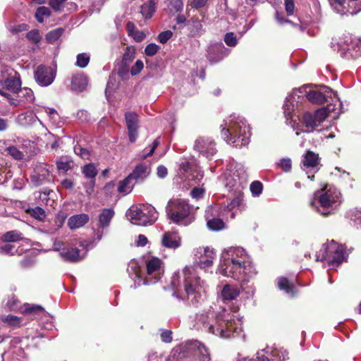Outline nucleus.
Returning a JSON list of instances; mask_svg holds the SVG:
<instances>
[{
    "label": "nucleus",
    "instance_id": "1",
    "mask_svg": "<svg viewBox=\"0 0 361 361\" xmlns=\"http://www.w3.org/2000/svg\"><path fill=\"white\" fill-rule=\"evenodd\" d=\"M218 271L239 281H247L256 274L248 255L240 247H231L222 252Z\"/></svg>",
    "mask_w": 361,
    "mask_h": 361
},
{
    "label": "nucleus",
    "instance_id": "2",
    "mask_svg": "<svg viewBox=\"0 0 361 361\" xmlns=\"http://www.w3.org/2000/svg\"><path fill=\"white\" fill-rule=\"evenodd\" d=\"M173 295L180 300H190L197 304L203 300L205 290L203 281L196 274L193 267L186 266L182 272H175L171 278Z\"/></svg>",
    "mask_w": 361,
    "mask_h": 361
},
{
    "label": "nucleus",
    "instance_id": "3",
    "mask_svg": "<svg viewBox=\"0 0 361 361\" xmlns=\"http://www.w3.org/2000/svg\"><path fill=\"white\" fill-rule=\"evenodd\" d=\"M203 326L209 332L221 338H229L233 332L241 329L242 321L236 313H231L225 309L215 314L209 312L204 318L201 317Z\"/></svg>",
    "mask_w": 361,
    "mask_h": 361
},
{
    "label": "nucleus",
    "instance_id": "4",
    "mask_svg": "<svg viewBox=\"0 0 361 361\" xmlns=\"http://www.w3.org/2000/svg\"><path fill=\"white\" fill-rule=\"evenodd\" d=\"M221 136L229 145L235 147L247 145L250 142V130L243 118L231 116L221 125Z\"/></svg>",
    "mask_w": 361,
    "mask_h": 361
},
{
    "label": "nucleus",
    "instance_id": "5",
    "mask_svg": "<svg viewBox=\"0 0 361 361\" xmlns=\"http://www.w3.org/2000/svg\"><path fill=\"white\" fill-rule=\"evenodd\" d=\"M341 202L340 192L335 188L326 185L314 193L310 205L320 214L327 216L334 212Z\"/></svg>",
    "mask_w": 361,
    "mask_h": 361
},
{
    "label": "nucleus",
    "instance_id": "6",
    "mask_svg": "<svg viewBox=\"0 0 361 361\" xmlns=\"http://www.w3.org/2000/svg\"><path fill=\"white\" fill-rule=\"evenodd\" d=\"M233 169L226 173V185L230 190H233V195L235 196L226 206L224 210L231 211L236 207H238L242 201L241 194L243 188V183L246 179L245 170L240 164H235Z\"/></svg>",
    "mask_w": 361,
    "mask_h": 361
},
{
    "label": "nucleus",
    "instance_id": "7",
    "mask_svg": "<svg viewBox=\"0 0 361 361\" xmlns=\"http://www.w3.org/2000/svg\"><path fill=\"white\" fill-rule=\"evenodd\" d=\"M190 210L188 203L180 199L170 200L166 207L168 218L172 222L183 226L190 224L194 219Z\"/></svg>",
    "mask_w": 361,
    "mask_h": 361
},
{
    "label": "nucleus",
    "instance_id": "8",
    "mask_svg": "<svg viewBox=\"0 0 361 361\" xmlns=\"http://www.w3.org/2000/svg\"><path fill=\"white\" fill-rule=\"evenodd\" d=\"M127 215L134 224L139 226L152 225L158 218L155 208L147 204L131 207Z\"/></svg>",
    "mask_w": 361,
    "mask_h": 361
},
{
    "label": "nucleus",
    "instance_id": "9",
    "mask_svg": "<svg viewBox=\"0 0 361 361\" xmlns=\"http://www.w3.org/2000/svg\"><path fill=\"white\" fill-rule=\"evenodd\" d=\"M345 259L343 246L332 240L323 245L317 261H326L330 265L338 266Z\"/></svg>",
    "mask_w": 361,
    "mask_h": 361
},
{
    "label": "nucleus",
    "instance_id": "10",
    "mask_svg": "<svg viewBox=\"0 0 361 361\" xmlns=\"http://www.w3.org/2000/svg\"><path fill=\"white\" fill-rule=\"evenodd\" d=\"M146 276L144 284L149 285L157 283L164 273V262L159 257L149 256L145 259Z\"/></svg>",
    "mask_w": 361,
    "mask_h": 361
},
{
    "label": "nucleus",
    "instance_id": "11",
    "mask_svg": "<svg viewBox=\"0 0 361 361\" xmlns=\"http://www.w3.org/2000/svg\"><path fill=\"white\" fill-rule=\"evenodd\" d=\"M299 92L300 94H305L311 103L321 104H323L326 97H337L335 92L326 86H322L319 90H312L308 85L301 87L295 90V94Z\"/></svg>",
    "mask_w": 361,
    "mask_h": 361
},
{
    "label": "nucleus",
    "instance_id": "12",
    "mask_svg": "<svg viewBox=\"0 0 361 361\" xmlns=\"http://www.w3.org/2000/svg\"><path fill=\"white\" fill-rule=\"evenodd\" d=\"M299 120L302 123V126L296 120L290 119V126L296 131L297 135H299L302 132H312L318 127L314 115L310 112H305Z\"/></svg>",
    "mask_w": 361,
    "mask_h": 361
},
{
    "label": "nucleus",
    "instance_id": "13",
    "mask_svg": "<svg viewBox=\"0 0 361 361\" xmlns=\"http://www.w3.org/2000/svg\"><path fill=\"white\" fill-rule=\"evenodd\" d=\"M332 6L337 13L341 15H355L361 11V1L334 0Z\"/></svg>",
    "mask_w": 361,
    "mask_h": 361
},
{
    "label": "nucleus",
    "instance_id": "14",
    "mask_svg": "<svg viewBox=\"0 0 361 361\" xmlns=\"http://www.w3.org/2000/svg\"><path fill=\"white\" fill-rule=\"evenodd\" d=\"M224 216L226 214L216 207L211 206L207 208L205 213V217L207 221V225L209 230L219 231L225 228V223L220 218H216L215 216Z\"/></svg>",
    "mask_w": 361,
    "mask_h": 361
},
{
    "label": "nucleus",
    "instance_id": "15",
    "mask_svg": "<svg viewBox=\"0 0 361 361\" xmlns=\"http://www.w3.org/2000/svg\"><path fill=\"white\" fill-rule=\"evenodd\" d=\"M195 259L201 269H207L212 266L216 257L213 248L200 247L195 252Z\"/></svg>",
    "mask_w": 361,
    "mask_h": 361
},
{
    "label": "nucleus",
    "instance_id": "16",
    "mask_svg": "<svg viewBox=\"0 0 361 361\" xmlns=\"http://www.w3.org/2000/svg\"><path fill=\"white\" fill-rule=\"evenodd\" d=\"M183 348L192 351V357L190 361H210L208 350L197 341L187 343Z\"/></svg>",
    "mask_w": 361,
    "mask_h": 361
},
{
    "label": "nucleus",
    "instance_id": "17",
    "mask_svg": "<svg viewBox=\"0 0 361 361\" xmlns=\"http://www.w3.org/2000/svg\"><path fill=\"white\" fill-rule=\"evenodd\" d=\"M194 149L206 157H210L216 152V143L208 137H199L195 142Z\"/></svg>",
    "mask_w": 361,
    "mask_h": 361
},
{
    "label": "nucleus",
    "instance_id": "18",
    "mask_svg": "<svg viewBox=\"0 0 361 361\" xmlns=\"http://www.w3.org/2000/svg\"><path fill=\"white\" fill-rule=\"evenodd\" d=\"M129 139L131 142H135L138 135V115L133 111L125 114Z\"/></svg>",
    "mask_w": 361,
    "mask_h": 361
},
{
    "label": "nucleus",
    "instance_id": "19",
    "mask_svg": "<svg viewBox=\"0 0 361 361\" xmlns=\"http://www.w3.org/2000/svg\"><path fill=\"white\" fill-rule=\"evenodd\" d=\"M296 97L298 99H300V94L299 92L295 94L294 90L292 93L288 95L283 106V114L286 118V123L288 125H290V119H293L292 116L295 110L298 103L299 102L298 100H296Z\"/></svg>",
    "mask_w": 361,
    "mask_h": 361
},
{
    "label": "nucleus",
    "instance_id": "20",
    "mask_svg": "<svg viewBox=\"0 0 361 361\" xmlns=\"http://www.w3.org/2000/svg\"><path fill=\"white\" fill-rule=\"evenodd\" d=\"M332 44L334 48L343 55L351 51V47L355 44V40H353L350 35H345L341 37L333 39Z\"/></svg>",
    "mask_w": 361,
    "mask_h": 361
},
{
    "label": "nucleus",
    "instance_id": "21",
    "mask_svg": "<svg viewBox=\"0 0 361 361\" xmlns=\"http://www.w3.org/2000/svg\"><path fill=\"white\" fill-rule=\"evenodd\" d=\"M194 170V166L188 161H182L179 165V173L182 176H185L188 179L200 181L202 178L203 174L202 172L198 171L197 176H195Z\"/></svg>",
    "mask_w": 361,
    "mask_h": 361
},
{
    "label": "nucleus",
    "instance_id": "22",
    "mask_svg": "<svg viewBox=\"0 0 361 361\" xmlns=\"http://www.w3.org/2000/svg\"><path fill=\"white\" fill-rule=\"evenodd\" d=\"M224 46L222 43L210 44L207 49V59L212 62H218L221 60L224 55Z\"/></svg>",
    "mask_w": 361,
    "mask_h": 361
},
{
    "label": "nucleus",
    "instance_id": "23",
    "mask_svg": "<svg viewBox=\"0 0 361 361\" xmlns=\"http://www.w3.org/2000/svg\"><path fill=\"white\" fill-rule=\"evenodd\" d=\"M163 246L176 249L180 245V238L176 232H166L161 239Z\"/></svg>",
    "mask_w": 361,
    "mask_h": 361
},
{
    "label": "nucleus",
    "instance_id": "24",
    "mask_svg": "<svg viewBox=\"0 0 361 361\" xmlns=\"http://www.w3.org/2000/svg\"><path fill=\"white\" fill-rule=\"evenodd\" d=\"M150 167L147 164H140L136 166L129 176L133 180L143 181L150 173Z\"/></svg>",
    "mask_w": 361,
    "mask_h": 361
},
{
    "label": "nucleus",
    "instance_id": "25",
    "mask_svg": "<svg viewBox=\"0 0 361 361\" xmlns=\"http://www.w3.org/2000/svg\"><path fill=\"white\" fill-rule=\"evenodd\" d=\"M240 293V288L234 285L226 284L221 293L224 301H231L236 299Z\"/></svg>",
    "mask_w": 361,
    "mask_h": 361
},
{
    "label": "nucleus",
    "instance_id": "26",
    "mask_svg": "<svg viewBox=\"0 0 361 361\" xmlns=\"http://www.w3.org/2000/svg\"><path fill=\"white\" fill-rule=\"evenodd\" d=\"M85 252L80 253L77 248H71L60 252L59 255L64 261L77 262L84 258Z\"/></svg>",
    "mask_w": 361,
    "mask_h": 361
},
{
    "label": "nucleus",
    "instance_id": "27",
    "mask_svg": "<svg viewBox=\"0 0 361 361\" xmlns=\"http://www.w3.org/2000/svg\"><path fill=\"white\" fill-rule=\"evenodd\" d=\"M89 221V216L85 214H80L71 216L68 221V226L71 230L83 226Z\"/></svg>",
    "mask_w": 361,
    "mask_h": 361
},
{
    "label": "nucleus",
    "instance_id": "28",
    "mask_svg": "<svg viewBox=\"0 0 361 361\" xmlns=\"http://www.w3.org/2000/svg\"><path fill=\"white\" fill-rule=\"evenodd\" d=\"M319 165L318 155L311 151H308L304 156L302 160L303 169H311L312 170H317Z\"/></svg>",
    "mask_w": 361,
    "mask_h": 361
},
{
    "label": "nucleus",
    "instance_id": "29",
    "mask_svg": "<svg viewBox=\"0 0 361 361\" xmlns=\"http://www.w3.org/2000/svg\"><path fill=\"white\" fill-rule=\"evenodd\" d=\"M87 85V77L81 73L73 76L71 80V89L75 91L82 92Z\"/></svg>",
    "mask_w": 361,
    "mask_h": 361
},
{
    "label": "nucleus",
    "instance_id": "30",
    "mask_svg": "<svg viewBox=\"0 0 361 361\" xmlns=\"http://www.w3.org/2000/svg\"><path fill=\"white\" fill-rule=\"evenodd\" d=\"M335 111V105L329 104L325 108H322L316 111L314 114L315 119L318 123V126L328 117L331 116V114ZM333 118L336 116H331Z\"/></svg>",
    "mask_w": 361,
    "mask_h": 361
},
{
    "label": "nucleus",
    "instance_id": "31",
    "mask_svg": "<svg viewBox=\"0 0 361 361\" xmlns=\"http://www.w3.org/2000/svg\"><path fill=\"white\" fill-rule=\"evenodd\" d=\"M23 209L25 212L29 214L32 217L36 220L42 221L45 219V212L39 207H32L30 205L24 206Z\"/></svg>",
    "mask_w": 361,
    "mask_h": 361
},
{
    "label": "nucleus",
    "instance_id": "32",
    "mask_svg": "<svg viewBox=\"0 0 361 361\" xmlns=\"http://www.w3.org/2000/svg\"><path fill=\"white\" fill-rule=\"evenodd\" d=\"M157 4L155 0H149L142 5L140 13L145 19L152 18L155 12Z\"/></svg>",
    "mask_w": 361,
    "mask_h": 361
},
{
    "label": "nucleus",
    "instance_id": "33",
    "mask_svg": "<svg viewBox=\"0 0 361 361\" xmlns=\"http://www.w3.org/2000/svg\"><path fill=\"white\" fill-rule=\"evenodd\" d=\"M134 186V182L129 175L123 180L119 181L117 190L123 195L129 193Z\"/></svg>",
    "mask_w": 361,
    "mask_h": 361
},
{
    "label": "nucleus",
    "instance_id": "34",
    "mask_svg": "<svg viewBox=\"0 0 361 361\" xmlns=\"http://www.w3.org/2000/svg\"><path fill=\"white\" fill-rule=\"evenodd\" d=\"M277 285L280 290H284L287 294L290 296H293L294 286L289 282V281L285 277H279L277 279Z\"/></svg>",
    "mask_w": 361,
    "mask_h": 361
},
{
    "label": "nucleus",
    "instance_id": "35",
    "mask_svg": "<svg viewBox=\"0 0 361 361\" xmlns=\"http://www.w3.org/2000/svg\"><path fill=\"white\" fill-rule=\"evenodd\" d=\"M23 238V233L17 230L8 231L1 236V240L6 243L18 242Z\"/></svg>",
    "mask_w": 361,
    "mask_h": 361
},
{
    "label": "nucleus",
    "instance_id": "36",
    "mask_svg": "<svg viewBox=\"0 0 361 361\" xmlns=\"http://www.w3.org/2000/svg\"><path fill=\"white\" fill-rule=\"evenodd\" d=\"M114 215V212L111 209H105L99 214V226L102 228L107 227Z\"/></svg>",
    "mask_w": 361,
    "mask_h": 361
},
{
    "label": "nucleus",
    "instance_id": "37",
    "mask_svg": "<svg viewBox=\"0 0 361 361\" xmlns=\"http://www.w3.org/2000/svg\"><path fill=\"white\" fill-rule=\"evenodd\" d=\"M74 163L73 160L68 157H61L57 161H56V166L59 171L61 172H66L68 170L73 168Z\"/></svg>",
    "mask_w": 361,
    "mask_h": 361
},
{
    "label": "nucleus",
    "instance_id": "38",
    "mask_svg": "<svg viewBox=\"0 0 361 361\" xmlns=\"http://www.w3.org/2000/svg\"><path fill=\"white\" fill-rule=\"evenodd\" d=\"M21 82L16 78H9L4 80V86L12 92H17L20 88Z\"/></svg>",
    "mask_w": 361,
    "mask_h": 361
},
{
    "label": "nucleus",
    "instance_id": "39",
    "mask_svg": "<svg viewBox=\"0 0 361 361\" xmlns=\"http://www.w3.org/2000/svg\"><path fill=\"white\" fill-rule=\"evenodd\" d=\"M35 116L32 112L21 114L18 116V123L23 126H29L35 121Z\"/></svg>",
    "mask_w": 361,
    "mask_h": 361
},
{
    "label": "nucleus",
    "instance_id": "40",
    "mask_svg": "<svg viewBox=\"0 0 361 361\" xmlns=\"http://www.w3.org/2000/svg\"><path fill=\"white\" fill-rule=\"evenodd\" d=\"M82 172L84 176L90 179V180H94V178L97 174V171L95 166L93 164H88L82 167Z\"/></svg>",
    "mask_w": 361,
    "mask_h": 361
},
{
    "label": "nucleus",
    "instance_id": "41",
    "mask_svg": "<svg viewBox=\"0 0 361 361\" xmlns=\"http://www.w3.org/2000/svg\"><path fill=\"white\" fill-rule=\"evenodd\" d=\"M57 72V66L55 61H53L51 66L47 68V86L51 85L56 78Z\"/></svg>",
    "mask_w": 361,
    "mask_h": 361
},
{
    "label": "nucleus",
    "instance_id": "42",
    "mask_svg": "<svg viewBox=\"0 0 361 361\" xmlns=\"http://www.w3.org/2000/svg\"><path fill=\"white\" fill-rule=\"evenodd\" d=\"M190 25L191 26L190 32L192 36H199L204 32L203 25L198 20H192L190 22Z\"/></svg>",
    "mask_w": 361,
    "mask_h": 361
},
{
    "label": "nucleus",
    "instance_id": "43",
    "mask_svg": "<svg viewBox=\"0 0 361 361\" xmlns=\"http://www.w3.org/2000/svg\"><path fill=\"white\" fill-rule=\"evenodd\" d=\"M135 56V49L132 47H128L123 56L122 63L124 66H128L133 61Z\"/></svg>",
    "mask_w": 361,
    "mask_h": 361
},
{
    "label": "nucleus",
    "instance_id": "44",
    "mask_svg": "<svg viewBox=\"0 0 361 361\" xmlns=\"http://www.w3.org/2000/svg\"><path fill=\"white\" fill-rule=\"evenodd\" d=\"M44 308L41 305H33V304H25L23 309L21 312L28 314H35L39 312H42Z\"/></svg>",
    "mask_w": 361,
    "mask_h": 361
},
{
    "label": "nucleus",
    "instance_id": "45",
    "mask_svg": "<svg viewBox=\"0 0 361 361\" xmlns=\"http://www.w3.org/2000/svg\"><path fill=\"white\" fill-rule=\"evenodd\" d=\"M35 78L41 86H45V66L41 65L35 71Z\"/></svg>",
    "mask_w": 361,
    "mask_h": 361
},
{
    "label": "nucleus",
    "instance_id": "46",
    "mask_svg": "<svg viewBox=\"0 0 361 361\" xmlns=\"http://www.w3.org/2000/svg\"><path fill=\"white\" fill-rule=\"evenodd\" d=\"M348 216L358 227L361 228V209H353L349 212Z\"/></svg>",
    "mask_w": 361,
    "mask_h": 361
},
{
    "label": "nucleus",
    "instance_id": "47",
    "mask_svg": "<svg viewBox=\"0 0 361 361\" xmlns=\"http://www.w3.org/2000/svg\"><path fill=\"white\" fill-rule=\"evenodd\" d=\"M6 151L7 152L8 154L16 160H22L24 157L23 153L14 146L7 147Z\"/></svg>",
    "mask_w": 361,
    "mask_h": 361
},
{
    "label": "nucleus",
    "instance_id": "48",
    "mask_svg": "<svg viewBox=\"0 0 361 361\" xmlns=\"http://www.w3.org/2000/svg\"><path fill=\"white\" fill-rule=\"evenodd\" d=\"M63 32V29L59 27L50 31L47 35V41L54 42L59 39Z\"/></svg>",
    "mask_w": 361,
    "mask_h": 361
},
{
    "label": "nucleus",
    "instance_id": "49",
    "mask_svg": "<svg viewBox=\"0 0 361 361\" xmlns=\"http://www.w3.org/2000/svg\"><path fill=\"white\" fill-rule=\"evenodd\" d=\"M90 62V56L86 53L79 54L77 56L76 66L80 68L86 67Z\"/></svg>",
    "mask_w": 361,
    "mask_h": 361
},
{
    "label": "nucleus",
    "instance_id": "50",
    "mask_svg": "<svg viewBox=\"0 0 361 361\" xmlns=\"http://www.w3.org/2000/svg\"><path fill=\"white\" fill-rule=\"evenodd\" d=\"M257 361H285L284 357L281 358L279 357V360L276 359V357L279 355V353L277 351H272L271 353V357H268L265 356L264 355H259V353H257Z\"/></svg>",
    "mask_w": 361,
    "mask_h": 361
},
{
    "label": "nucleus",
    "instance_id": "51",
    "mask_svg": "<svg viewBox=\"0 0 361 361\" xmlns=\"http://www.w3.org/2000/svg\"><path fill=\"white\" fill-rule=\"evenodd\" d=\"M48 113L50 122L52 125L56 127L59 126L61 121L59 114L54 109H49Z\"/></svg>",
    "mask_w": 361,
    "mask_h": 361
},
{
    "label": "nucleus",
    "instance_id": "52",
    "mask_svg": "<svg viewBox=\"0 0 361 361\" xmlns=\"http://www.w3.org/2000/svg\"><path fill=\"white\" fill-rule=\"evenodd\" d=\"M2 321L11 326H18L21 323L20 318L12 314H8L6 317H4L2 318Z\"/></svg>",
    "mask_w": 361,
    "mask_h": 361
},
{
    "label": "nucleus",
    "instance_id": "53",
    "mask_svg": "<svg viewBox=\"0 0 361 361\" xmlns=\"http://www.w3.org/2000/svg\"><path fill=\"white\" fill-rule=\"evenodd\" d=\"M5 306L10 310H17L19 309V301L14 295H12L8 298Z\"/></svg>",
    "mask_w": 361,
    "mask_h": 361
},
{
    "label": "nucleus",
    "instance_id": "54",
    "mask_svg": "<svg viewBox=\"0 0 361 361\" xmlns=\"http://www.w3.org/2000/svg\"><path fill=\"white\" fill-rule=\"evenodd\" d=\"M353 57L361 56V42L355 40V44L351 47V51L348 52Z\"/></svg>",
    "mask_w": 361,
    "mask_h": 361
},
{
    "label": "nucleus",
    "instance_id": "55",
    "mask_svg": "<svg viewBox=\"0 0 361 361\" xmlns=\"http://www.w3.org/2000/svg\"><path fill=\"white\" fill-rule=\"evenodd\" d=\"M250 190L254 196H259L262 191V184L259 181H254L250 185Z\"/></svg>",
    "mask_w": 361,
    "mask_h": 361
},
{
    "label": "nucleus",
    "instance_id": "56",
    "mask_svg": "<svg viewBox=\"0 0 361 361\" xmlns=\"http://www.w3.org/2000/svg\"><path fill=\"white\" fill-rule=\"evenodd\" d=\"M159 47L157 44L152 43L146 47L145 49V53L147 56H152L155 55L159 51Z\"/></svg>",
    "mask_w": 361,
    "mask_h": 361
},
{
    "label": "nucleus",
    "instance_id": "57",
    "mask_svg": "<svg viewBox=\"0 0 361 361\" xmlns=\"http://www.w3.org/2000/svg\"><path fill=\"white\" fill-rule=\"evenodd\" d=\"M75 153L80 156L83 159H89L90 153L89 152L85 149L81 147L80 146H75L74 147Z\"/></svg>",
    "mask_w": 361,
    "mask_h": 361
},
{
    "label": "nucleus",
    "instance_id": "58",
    "mask_svg": "<svg viewBox=\"0 0 361 361\" xmlns=\"http://www.w3.org/2000/svg\"><path fill=\"white\" fill-rule=\"evenodd\" d=\"M225 43L229 47H234L237 44V39L233 32H228L224 37Z\"/></svg>",
    "mask_w": 361,
    "mask_h": 361
},
{
    "label": "nucleus",
    "instance_id": "59",
    "mask_svg": "<svg viewBox=\"0 0 361 361\" xmlns=\"http://www.w3.org/2000/svg\"><path fill=\"white\" fill-rule=\"evenodd\" d=\"M16 252H17V250L11 244H6L0 247V253L14 255Z\"/></svg>",
    "mask_w": 361,
    "mask_h": 361
},
{
    "label": "nucleus",
    "instance_id": "60",
    "mask_svg": "<svg viewBox=\"0 0 361 361\" xmlns=\"http://www.w3.org/2000/svg\"><path fill=\"white\" fill-rule=\"evenodd\" d=\"M285 9L288 16L294 14L295 1L294 0H284Z\"/></svg>",
    "mask_w": 361,
    "mask_h": 361
},
{
    "label": "nucleus",
    "instance_id": "61",
    "mask_svg": "<svg viewBox=\"0 0 361 361\" xmlns=\"http://www.w3.org/2000/svg\"><path fill=\"white\" fill-rule=\"evenodd\" d=\"M143 62L141 60H137L135 65L130 69L131 75H136L143 69Z\"/></svg>",
    "mask_w": 361,
    "mask_h": 361
},
{
    "label": "nucleus",
    "instance_id": "62",
    "mask_svg": "<svg viewBox=\"0 0 361 361\" xmlns=\"http://www.w3.org/2000/svg\"><path fill=\"white\" fill-rule=\"evenodd\" d=\"M172 35L173 33L170 30L162 32L158 35V40L159 42L164 44L172 37Z\"/></svg>",
    "mask_w": 361,
    "mask_h": 361
},
{
    "label": "nucleus",
    "instance_id": "63",
    "mask_svg": "<svg viewBox=\"0 0 361 361\" xmlns=\"http://www.w3.org/2000/svg\"><path fill=\"white\" fill-rule=\"evenodd\" d=\"M66 0H49V5L55 11H60L63 7Z\"/></svg>",
    "mask_w": 361,
    "mask_h": 361
},
{
    "label": "nucleus",
    "instance_id": "64",
    "mask_svg": "<svg viewBox=\"0 0 361 361\" xmlns=\"http://www.w3.org/2000/svg\"><path fill=\"white\" fill-rule=\"evenodd\" d=\"M27 38L35 43H37L40 40V35L37 30H32L27 35Z\"/></svg>",
    "mask_w": 361,
    "mask_h": 361
}]
</instances>
